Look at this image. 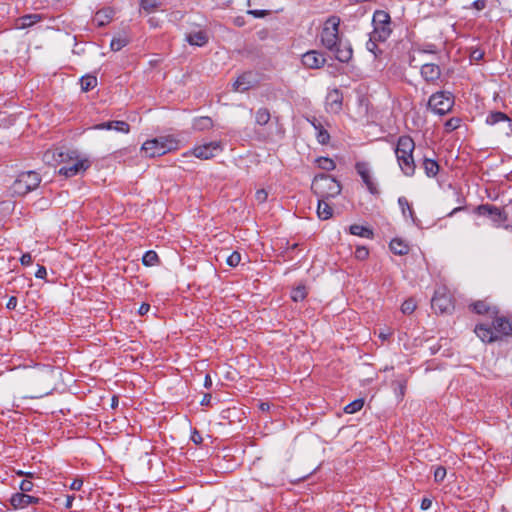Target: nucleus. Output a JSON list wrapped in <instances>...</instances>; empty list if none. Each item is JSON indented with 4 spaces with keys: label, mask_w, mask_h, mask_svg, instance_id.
Here are the masks:
<instances>
[{
    "label": "nucleus",
    "mask_w": 512,
    "mask_h": 512,
    "mask_svg": "<svg viewBox=\"0 0 512 512\" xmlns=\"http://www.w3.org/2000/svg\"><path fill=\"white\" fill-rule=\"evenodd\" d=\"M340 18L330 16L324 23L320 33L321 44L340 62H348L352 58L353 50L348 42L339 37Z\"/></svg>",
    "instance_id": "1"
},
{
    "label": "nucleus",
    "mask_w": 512,
    "mask_h": 512,
    "mask_svg": "<svg viewBox=\"0 0 512 512\" xmlns=\"http://www.w3.org/2000/svg\"><path fill=\"white\" fill-rule=\"evenodd\" d=\"M179 145L180 141L176 137L164 135L145 141L141 150L147 157L153 158L177 150Z\"/></svg>",
    "instance_id": "2"
},
{
    "label": "nucleus",
    "mask_w": 512,
    "mask_h": 512,
    "mask_svg": "<svg viewBox=\"0 0 512 512\" xmlns=\"http://www.w3.org/2000/svg\"><path fill=\"white\" fill-rule=\"evenodd\" d=\"M414 148L415 143L410 136H401L395 148L398 164L403 173L407 176H412L415 172L416 166L412 156Z\"/></svg>",
    "instance_id": "3"
},
{
    "label": "nucleus",
    "mask_w": 512,
    "mask_h": 512,
    "mask_svg": "<svg viewBox=\"0 0 512 512\" xmlns=\"http://www.w3.org/2000/svg\"><path fill=\"white\" fill-rule=\"evenodd\" d=\"M312 191L319 198H334L341 193V184L333 177L320 174L312 182Z\"/></svg>",
    "instance_id": "4"
},
{
    "label": "nucleus",
    "mask_w": 512,
    "mask_h": 512,
    "mask_svg": "<svg viewBox=\"0 0 512 512\" xmlns=\"http://www.w3.org/2000/svg\"><path fill=\"white\" fill-rule=\"evenodd\" d=\"M41 182V178L35 171H27L21 173L12 184L14 194L24 196L30 191L36 189Z\"/></svg>",
    "instance_id": "5"
},
{
    "label": "nucleus",
    "mask_w": 512,
    "mask_h": 512,
    "mask_svg": "<svg viewBox=\"0 0 512 512\" xmlns=\"http://www.w3.org/2000/svg\"><path fill=\"white\" fill-rule=\"evenodd\" d=\"M454 105V96L448 91H439L432 94L428 100V107L439 115H445L451 111Z\"/></svg>",
    "instance_id": "6"
},
{
    "label": "nucleus",
    "mask_w": 512,
    "mask_h": 512,
    "mask_svg": "<svg viewBox=\"0 0 512 512\" xmlns=\"http://www.w3.org/2000/svg\"><path fill=\"white\" fill-rule=\"evenodd\" d=\"M373 25L372 38L385 41L391 33L389 14L383 10L376 11L373 16Z\"/></svg>",
    "instance_id": "7"
},
{
    "label": "nucleus",
    "mask_w": 512,
    "mask_h": 512,
    "mask_svg": "<svg viewBox=\"0 0 512 512\" xmlns=\"http://www.w3.org/2000/svg\"><path fill=\"white\" fill-rule=\"evenodd\" d=\"M76 158L75 150H64L63 148L49 149L43 154V161L47 165L56 166L61 163H68Z\"/></svg>",
    "instance_id": "8"
},
{
    "label": "nucleus",
    "mask_w": 512,
    "mask_h": 512,
    "mask_svg": "<svg viewBox=\"0 0 512 512\" xmlns=\"http://www.w3.org/2000/svg\"><path fill=\"white\" fill-rule=\"evenodd\" d=\"M63 164L64 166L59 169V174L64 175L65 177H73L86 171L90 167V161L88 159L79 158L77 152L75 159Z\"/></svg>",
    "instance_id": "9"
},
{
    "label": "nucleus",
    "mask_w": 512,
    "mask_h": 512,
    "mask_svg": "<svg viewBox=\"0 0 512 512\" xmlns=\"http://www.w3.org/2000/svg\"><path fill=\"white\" fill-rule=\"evenodd\" d=\"M432 308L441 314L449 313L453 309L452 300L446 292L436 291L431 301Z\"/></svg>",
    "instance_id": "10"
},
{
    "label": "nucleus",
    "mask_w": 512,
    "mask_h": 512,
    "mask_svg": "<svg viewBox=\"0 0 512 512\" xmlns=\"http://www.w3.org/2000/svg\"><path fill=\"white\" fill-rule=\"evenodd\" d=\"M355 169L357 173L361 176L369 192L374 195L379 194L377 185L374 183L372 179L368 164L366 162H357L355 165Z\"/></svg>",
    "instance_id": "11"
},
{
    "label": "nucleus",
    "mask_w": 512,
    "mask_h": 512,
    "mask_svg": "<svg viewBox=\"0 0 512 512\" xmlns=\"http://www.w3.org/2000/svg\"><path fill=\"white\" fill-rule=\"evenodd\" d=\"M302 63L309 69H319L326 63V58L321 52L311 50L303 54Z\"/></svg>",
    "instance_id": "12"
},
{
    "label": "nucleus",
    "mask_w": 512,
    "mask_h": 512,
    "mask_svg": "<svg viewBox=\"0 0 512 512\" xmlns=\"http://www.w3.org/2000/svg\"><path fill=\"white\" fill-rule=\"evenodd\" d=\"M477 212L480 215L490 216L493 219V221L497 224H500L507 220V215L503 210L490 204H483L478 206Z\"/></svg>",
    "instance_id": "13"
},
{
    "label": "nucleus",
    "mask_w": 512,
    "mask_h": 512,
    "mask_svg": "<svg viewBox=\"0 0 512 512\" xmlns=\"http://www.w3.org/2000/svg\"><path fill=\"white\" fill-rule=\"evenodd\" d=\"M220 144L218 142H210L204 145L197 146L193 149L192 153L199 159H210L215 156V152L220 150Z\"/></svg>",
    "instance_id": "14"
},
{
    "label": "nucleus",
    "mask_w": 512,
    "mask_h": 512,
    "mask_svg": "<svg viewBox=\"0 0 512 512\" xmlns=\"http://www.w3.org/2000/svg\"><path fill=\"white\" fill-rule=\"evenodd\" d=\"M40 499L24 493H16L11 497V505L14 509H24L29 504L39 503Z\"/></svg>",
    "instance_id": "15"
},
{
    "label": "nucleus",
    "mask_w": 512,
    "mask_h": 512,
    "mask_svg": "<svg viewBox=\"0 0 512 512\" xmlns=\"http://www.w3.org/2000/svg\"><path fill=\"white\" fill-rule=\"evenodd\" d=\"M421 76L429 83H435L441 76V69L437 64L426 63L421 67Z\"/></svg>",
    "instance_id": "16"
},
{
    "label": "nucleus",
    "mask_w": 512,
    "mask_h": 512,
    "mask_svg": "<svg viewBox=\"0 0 512 512\" xmlns=\"http://www.w3.org/2000/svg\"><path fill=\"white\" fill-rule=\"evenodd\" d=\"M44 19V16L42 14H27L24 16H21L17 18L14 21V28L15 29H26L29 27H32L36 23L42 21Z\"/></svg>",
    "instance_id": "17"
},
{
    "label": "nucleus",
    "mask_w": 512,
    "mask_h": 512,
    "mask_svg": "<svg viewBox=\"0 0 512 512\" xmlns=\"http://www.w3.org/2000/svg\"><path fill=\"white\" fill-rule=\"evenodd\" d=\"M492 324H493L495 334L501 335V336L512 335V321H510L506 317H504V316L496 317L493 320Z\"/></svg>",
    "instance_id": "18"
},
{
    "label": "nucleus",
    "mask_w": 512,
    "mask_h": 512,
    "mask_svg": "<svg viewBox=\"0 0 512 512\" xmlns=\"http://www.w3.org/2000/svg\"><path fill=\"white\" fill-rule=\"evenodd\" d=\"M475 333L483 342H494L497 341L499 336L495 334L494 328H491L484 324H479L475 327Z\"/></svg>",
    "instance_id": "19"
},
{
    "label": "nucleus",
    "mask_w": 512,
    "mask_h": 512,
    "mask_svg": "<svg viewBox=\"0 0 512 512\" xmlns=\"http://www.w3.org/2000/svg\"><path fill=\"white\" fill-rule=\"evenodd\" d=\"M501 121L508 122L509 132H507V135H510L512 132L511 119L505 113L500 112V111H494V112H491L486 118V123L488 125H495Z\"/></svg>",
    "instance_id": "20"
},
{
    "label": "nucleus",
    "mask_w": 512,
    "mask_h": 512,
    "mask_svg": "<svg viewBox=\"0 0 512 512\" xmlns=\"http://www.w3.org/2000/svg\"><path fill=\"white\" fill-rule=\"evenodd\" d=\"M113 10L111 8H104L99 10L94 17V22L99 27H103L110 23L113 18Z\"/></svg>",
    "instance_id": "21"
},
{
    "label": "nucleus",
    "mask_w": 512,
    "mask_h": 512,
    "mask_svg": "<svg viewBox=\"0 0 512 512\" xmlns=\"http://www.w3.org/2000/svg\"><path fill=\"white\" fill-rule=\"evenodd\" d=\"M252 87L251 74L244 73L237 78L233 84V88L237 92H245Z\"/></svg>",
    "instance_id": "22"
},
{
    "label": "nucleus",
    "mask_w": 512,
    "mask_h": 512,
    "mask_svg": "<svg viewBox=\"0 0 512 512\" xmlns=\"http://www.w3.org/2000/svg\"><path fill=\"white\" fill-rule=\"evenodd\" d=\"M477 314L496 315L498 313L495 306H490L486 301H477L471 305Z\"/></svg>",
    "instance_id": "23"
},
{
    "label": "nucleus",
    "mask_w": 512,
    "mask_h": 512,
    "mask_svg": "<svg viewBox=\"0 0 512 512\" xmlns=\"http://www.w3.org/2000/svg\"><path fill=\"white\" fill-rule=\"evenodd\" d=\"M186 40L191 45L203 46L207 43L208 36L204 31H196V32L189 33L186 36Z\"/></svg>",
    "instance_id": "24"
},
{
    "label": "nucleus",
    "mask_w": 512,
    "mask_h": 512,
    "mask_svg": "<svg viewBox=\"0 0 512 512\" xmlns=\"http://www.w3.org/2000/svg\"><path fill=\"white\" fill-rule=\"evenodd\" d=\"M332 207L326 202V198L318 199L317 214L322 220H327L332 217Z\"/></svg>",
    "instance_id": "25"
},
{
    "label": "nucleus",
    "mask_w": 512,
    "mask_h": 512,
    "mask_svg": "<svg viewBox=\"0 0 512 512\" xmlns=\"http://www.w3.org/2000/svg\"><path fill=\"white\" fill-rule=\"evenodd\" d=\"M328 105L333 111H339L342 106V95L339 90L335 89L331 91L328 96Z\"/></svg>",
    "instance_id": "26"
},
{
    "label": "nucleus",
    "mask_w": 512,
    "mask_h": 512,
    "mask_svg": "<svg viewBox=\"0 0 512 512\" xmlns=\"http://www.w3.org/2000/svg\"><path fill=\"white\" fill-rule=\"evenodd\" d=\"M390 249L396 255H406L409 252V247L400 239H393L390 242Z\"/></svg>",
    "instance_id": "27"
},
{
    "label": "nucleus",
    "mask_w": 512,
    "mask_h": 512,
    "mask_svg": "<svg viewBox=\"0 0 512 512\" xmlns=\"http://www.w3.org/2000/svg\"><path fill=\"white\" fill-rule=\"evenodd\" d=\"M350 233L352 235L364 237V238H372L373 231L365 226L354 224L350 226Z\"/></svg>",
    "instance_id": "28"
},
{
    "label": "nucleus",
    "mask_w": 512,
    "mask_h": 512,
    "mask_svg": "<svg viewBox=\"0 0 512 512\" xmlns=\"http://www.w3.org/2000/svg\"><path fill=\"white\" fill-rule=\"evenodd\" d=\"M213 127V121L210 117H199L193 122V128L198 131L209 130Z\"/></svg>",
    "instance_id": "29"
},
{
    "label": "nucleus",
    "mask_w": 512,
    "mask_h": 512,
    "mask_svg": "<svg viewBox=\"0 0 512 512\" xmlns=\"http://www.w3.org/2000/svg\"><path fill=\"white\" fill-rule=\"evenodd\" d=\"M80 84L82 91L87 92L97 86V77L87 74L81 78Z\"/></svg>",
    "instance_id": "30"
},
{
    "label": "nucleus",
    "mask_w": 512,
    "mask_h": 512,
    "mask_svg": "<svg viewBox=\"0 0 512 512\" xmlns=\"http://www.w3.org/2000/svg\"><path fill=\"white\" fill-rule=\"evenodd\" d=\"M423 167L428 177H434L439 171V165L432 159L425 158L423 161Z\"/></svg>",
    "instance_id": "31"
},
{
    "label": "nucleus",
    "mask_w": 512,
    "mask_h": 512,
    "mask_svg": "<svg viewBox=\"0 0 512 512\" xmlns=\"http://www.w3.org/2000/svg\"><path fill=\"white\" fill-rule=\"evenodd\" d=\"M398 204L401 207L402 214L404 217H409L413 222H415V215L414 211L409 204L408 200L405 197H400L398 199Z\"/></svg>",
    "instance_id": "32"
},
{
    "label": "nucleus",
    "mask_w": 512,
    "mask_h": 512,
    "mask_svg": "<svg viewBox=\"0 0 512 512\" xmlns=\"http://www.w3.org/2000/svg\"><path fill=\"white\" fill-rule=\"evenodd\" d=\"M314 128L317 130V140L320 144H327L330 140L329 133L321 126L320 123L316 124L315 122L312 123Z\"/></svg>",
    "instance_id": "33"
},
{
    "label": "nucleus",
    "mask_w": 512,
    "mask_h": 512,
    "mask_svg": "<svg viewBox=\"0 0 512 512\" xmlns=\"http://www.w3.org/2000/svg\"><path fill=\"white\" fill-rule=\"evenodd\" d=\"M256 123L263 126L266 125L270 120V112L266 108H260L255 114Z\"/></svg>",
    "instance_id": "34"
},
{
    "label": "nucleus",
    "mask_w": 512,
    "mask_h": 512,
    "mask_svg": "<svg viewBox=\"0 0 512 512\" xmlns=\"http://www.w3.org/2000/svg\"><path fill=\"white\" fill-rule=\"evenodd\" d=\"M140 5L145 12L152 13L161 5V2L160 0H141Z\"/></svg>",
    "instance_id": "35"
},
{
    "label": "nucleus",
    "mask_w": 512,
    "mask_h": 512,
    "mask_svg": "<svg viewBox=\"0 0 512 512\" xmlns=\"http://www.w3.org/2000/svg\"><path fill=\"white\" fill-rule=\"evenodd\" d=\"M364 400L356 399L353 402L345 406L344 411L348 414H354L363 408Z\"/></svg>",
    "instance_id": "36"
},
{
    "label": "nucleus",
    "mask_w": 512,
    "mask_h": 512,
    "mask_svg": "<svg viewBox=\"0 0 512 512\" xmlns=\"http://www.w3.org/2000/svg\"><path fill=\"white\" fill-rule=\"evenodd\" d=\"M417 307V303L413 298L406 299L401 305V311L403 314H412Z\"/></svg>",
    "instance_id": "37"
},
{
    "label": "nucleus",
    "mask_w": 512,
    "mask_h": 512,
    "mask_svg": "<svg viewBox=\"0 0 512 512\" xmlns=\"http://www.w3.org/2000/svg\"><path fill=\"white\" fill-rule=\"evenodd\" d=\"M317 163H318L319 168L326 170V171L334 170L336 167L335 162L332 159L327 158V157L318 158Z\"/></svg>",
    "instance_id": "38"
},
{
    "label": "nucleus",
    "mask_w": 512,
    "mask_h": 512,
    "mask_svg": "<svg viewBox=\"0 0 512 512\" xmlns=\"http://www.w3.org/2000/svg\"><path fill=\"white\" fill-rule=\"evenodd\" d=\"M158 260V255L154 251H147L142 258V262L145 266H154Z\"/></svg>",
    "instance_id": "39"
},
{
    "label": "nucleus",
    "mask_w": 512,
    "mask_h": 512,
    "mask_svg": "<svg viewBox=\"0 0 512 512\" xmlns=\"http://www.w3.org/2000/svg\"><path fill=\"white\" fill-rule=\"evenodd\" d=\"M110 130L128 133L130 130V126L125 121H110Z\"/></svg>",
    "instance_id": "40"
},
{
    "label": "nucleus",
    "mask_w": 512,
    "mask_h": 512,
    "mask_svg": "<svg viewBox=\"0 0 512 512\" xmlns=\"http://www.w3.org/2000/svg\"><path fill=\"white\" fill-rule=\"evenodd\" d=\"M306 294H307L306 287L298 286L292 290L291 298L295 302L302 301L306 297Z\"/></svg>",
    "instance_id": "41"
},
{
    "label": "nucleus",
    "mask_w": 512,
    "mask_h": 512,
    "mask_svg": "<svg viewBox=\"0 0 512 512\" xmlns=\"http://www.w3.org/2000/svg\"><path fill=\"white\" fill-rule=\"evenodd\" d=\"M126 44L127 40L125 38H114L111 41L110 47L113 51H120Z\"/></svg>",
    "instance_id": "42"
},
{
    "label": "nucleus",
    "mask_w": 512,
    "mask_h": 512,
    "mask_svg": "<svg viewBox=\"0 0 512 512\" xmlns=\"http://www.w3.org/2000/svg\"><path fill=\"white\" fill-rule=\"evenodd\" d=\"M241 261V255L239 252L237 251H234L233 253H231L228 257H227V264L231 267H235L237 266Z\"/></svg>",
    "instance_id": "43"
},
{
    "label": "nucleus",
    "mask_w": 512,
    "mask_h": 512,
    "mask_svg": "<svg viewBox=\"0 0 512 512\" xmlns=\"http://www.w3.org/2000/svg\"><path fill=\"white\" fill-rule=\"evenodd\" d=\"M394 385H395V391H397V393L400 397H403L405 394V389H406V381L398 380L394 383Z\"/></svg>",
    "instance_id": "44"
},
{
    "label": "nucleus",
    "mask_w": 512,
    "mask_h": 512,
    "mask_svg": "<svg viewBox=\"0 0 512 512\" xmlns=\"http://www.w3.org/2000/svg\"><path fill=\"white\" fill-rule=\"evenodd\" d=\"M460 120L458 118H451L445 123V127L448 131H453L459 127Z\"/></svg>",
    "instance_id": "45"
},
{
    "label": "nucleus",
    "mask_w": 512,
    "mask_h": 512,
    "mask_svg": "<svg viewBox=\"0 0 512 512\" xmlns=\"http://www.w3.org/2000/svg\"><path fill=\"white\" fill-rule=\"evenodd\" d=\"M33 482L30 479H24L20 483V489L23 492H30L33 489Z\"/></svg>",
    "instance_id": "46"
},
{
    "label": "nucleus",
    "mask_w": 512,
    "mask_h": 512,
    "mask_svg": "<svg viewBox=\"0 0 512 512\" xmlns=\"http://www.w3.org/2000/svg\"><path fill=\"white\" fill-rule=\"evenodd\" d=\"M368 249L365 247H358L355 251V256L357 259L364 260L368 257Z\"/></svg>",
    "instance_id": "47"
},
{
    "label": "nucleus",
    "mask_w": 512,
    "mask_h": 512,
    "mask_svg": "<svg viewBox=\"0 0 512 512\" xmlns=\"http://www.w3.org/2000/svg\"><path fill=\"white\" fill-rule=\"evenodd\" d=\"M446 476V469L444 467H438L434 472L435 481L440 482Z\"/></svg>",
    "instance_id": "48"
},
{
    "label": "nucleus",
    "mask_w": 512,
    "mask_h": 512,
    "mask_svg": "<svg viewBox=\"0 0 512 512\" xmlns=\"http://www.w3.org/2000/svg\"><path fill=\"white\" fill-rule=\"evenodd\" d=\"M484 57V52L480 49H474L470 53L471 61H480Z\"/></svg>",
    "instance_id": "49"
},
{
    "label": "nucleus",
    "mask_w": 512,
    "mask_h": 512,
    "mask_svg": "<svg viewBox=\"0 0 512 512\" xmlns=\"http://www.w3.org/2000/svg\"><path fill=\"white\" fill-rule=\"evenodd\" d=\"M268 193L264 189H260L255 193V198L259 203H264L267 200Z\"/></svg>",
    "instance_id": "50"
},
{
    "label": "nucleus",
    "mask_w": 512,
    "mask_h": 512,
    "mask_svg": "<svg viewBox=\"0 0 512 512\" xmlns=\"http://www.w3.org/2000/svg\"><path fill=\"white\" fill-rule=\"evenodd\" d=\"M248 14L253 15L256 18H262L269 14V11L267 10H248Z\"/></svg>",
    "instance_id": "51"
},
{
    "label": "nucleus",
    "mask_w": 512,
    "mask_h": 512,
    "mask_svg": "<svg viewBox=\"0 0 512 512\" xmlns=\"http://www.w3.org/2000/svg\"><path fill=\"white\" fill-rule=\"evenodd\" d=\"M83 486V480L80 478L74 479L73 482L70 484V488L72 490L78 491Z\"/></svg>",
    "instance_id": "52"
},
{
    "label": "nucleus",
    "mask_w": 512,
    "mask_h": 512,
    "mask_svg": "<svg viewBox=\"0 0 512 512\" xmlns=\"http://www.w3.org/2000/svg\"><path fill=\"white\" fill-rule=\"evenodd\" d=\"M191 440H192L195 444H200V443H202L203 438H202L201 434H200L197 430H194V431L192 432V435H191Z\"/></svg>",
    "instance_id": "53"
},
{
    "label": "nucleus",
    "mask_w": 512,
    "mask_h": 512,
    "mask_svg": "<svg viewBox=\"0 0 512 512\" xmlns=\"http://www.w3.org/2000/svg\"><path fill=\"white\" fill-rule=\"evenodd\" d=\"M472 6L476 10L481 11L486 7V0H476L472 3Z\"/></svg>",
    "instance_id": "54"
},
{
    "label": "nucleus",
    "mask_w": 512,
    "mask_h": 512,
    "mask_svg": "<svg viewBox=\"0 0 512 512\" xmlns=\"http://www.w3.org/2000/svg\"><path fill=\"white\" fill-rule=\"evenodd\" d=\"M46 275H47L46 268L44 266H38V269L35 273V277H37L39 279H43L46 277Z\"/></svg>",
    "instance_id": "55"
},
{
    "label": "nucleus",
    "mask_w": 512,
    "mask_h": 512,
    "mask_svg": "<svg viewBox=\"0 0 512 512\" xmlns=\"http://www.w3.org/2000/svg\"><path fill=\"white\" fill-rule=\"evenodd\" d=\"M22 265H30L32 263V256L29 253L23 254L20 258Z\"/></svg>",
    "instance_id": "56"
},
{
    "label": "nucleus",
    "mask_w": 512,
    "mask_h": 512,
    "mask_svg": "<svg viewBox=\"0 0 512 512\" xmlns=\"http://www.w3.org/2000/svg\"><path fill=\"white\" fill-rule=\"evenodd\" d=\"M432 500L429 498H424L421 502V509L422 510H428L431 508Z\"/></svg>",
    "instance_id": "57"
},
{
    "label": "nucleus",
    "mask_w": 512,
    "mask_h": 512,
    "mask_svg": "<svg viewBox=\"0 0 512 512\" xmlns=\"http://www.w3.org/2000/svg\"><path fill=\"white\" fill-rule=\"evenodd\" d=\"M16 306H17V298H16V297H14V296L10 297V298H9V300H8V302H7L6 307H7L8 309H11V310H12V309H15V308H16Z\"/></svg>",
    "instance_id": "58"
},
{
    "label": "nucleus",
    "mask_w": 512,
    "mask_h": 512,
    "mask_svg": "<svg viewBox=\"0 0 512 512\" xmlns=\"http://www.w3.org/2000/svg\"><path fill=\"white\" fill-rule=\"evenodd\" d=\"M150 310V305L147 304V303H143L140 307H139V310H138V313L140 315H145L148 313V311Z\"/></svg>",
    "instance_id": "59"
},
{
    "label": "nucleus",
    "mask_w": 512,
    "mask_h": 512,
    "mask_svg": "<svg viewBox=\"0 0 512 512\" xmlns=\"http://www.w3.org/2000/svg\"><path fill=\"white\" fill-rule=\"evenodd\" d=\"M94 129H98V130H110V121L109 122H105V123H100V124H97L93 127Z\"/></svg>",
    "instance_id": "60"
},
{
    "label": "nucleus",
    "mask_w": 512,
    "mask_h": 512,
    "mask_svg": "<svg viewBox=\"0 0 512 512\" xmlns=\"http://www.w3.org/2000/svg\"><path fill=\"white\" fill-rule=\"evenodd\" d=\"M392 335V331L390 329H387L386 331H381L379 333V337L382 339V340H386L388 339L390 336Z\"/></svg>",
    "instance_id": "61"
},
{
    "label": "nucleus",
    "mask_w": 512,
    "mask_h": 512,
    "mask_svg": "<svg viewBox=\"0 0 512 512\" xmlns=\"http://www.w3.org/2000/svg\"><path fill=\"white\" fill-rule=\"evenodd\" d=\"M73 500H74V496H67V497H66V500H65V505H64V507H65L66 509H70V508L72 507V502H73Z\"/></svg>",
    "instance_id": "62"
},
{
    "label": "nucleus",
    "mask_w": 512,
    "mask_h": 512,
    "mask_svg": "<svg viewBox=\"0 0 512 512\" xmlns=\"http://www.w3.org/2000/svg\"><path fill=\"white\" fill-rule=\"evenodd\" d=\"M211 395L210 394H205L203 399L201 400V405H209L210 404V401H211Z\"/></svg>",
    "instance_id": "63"
},
{
    "label": "nucleus",
    "mask_w": 512,
    "mask_h": 512,
    "mask_svg": "<svg viewBox=\"0 0 512 512\" xmlns=\"http://www.w3.org/2000/svg\"><path fill=\"white\" fill-rule=\"evenodd\" d=\"M204 385H205L206 388L211 387L212 380H211V377L209 375H206V377H205V384Z\"/></svg>",
    "instance_id": "64"
}]
</instances>
